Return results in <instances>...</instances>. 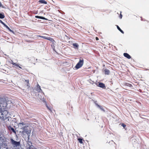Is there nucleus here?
<instances>
[{
  "instance_id": "4be33fe9",
  "label": "nucleus",
  "mask_w": 149,
  "mask_h": 149,
  "mask_svg": "<svg viewBox=\"0 0 149 149\" xmlns=\"http://www.w3.org/2000/svg\"><path fill=\"white\" fill-rule=\"evenodd\" d=\"M121 125L124 128H125V127H126V125L124 123H122Z\"/></svg>"
},
{
  "instance_id": "5701e85b",
  "label": "nucleus",
  "mask_w": 149,
  "mask_h": 149,
  "mask_svg": "<svg viewBox=\"0 0 149 149\" xmlns=\"http://www.w3.org/2000/svg\"><path fill=\"white\" fill-rule=\"evenodd\" d=\"M11 130L12 131L14 132H15V131L13 127L11 128Z\"/></svg>"
},
{
  "instance_id": "c85d7f7f",
  "label": "nucleus",
  "mask_w": 149,
  "mask_h": 149,
  "mask_svg": "<svg viewBox=\"0 0 149 149\" xmlns=\"http://www.w3.org/2000/svg\"><path fill=\"white\" fill-rule=\"evenodd\" d=\"M29 42H33V41H29Z\"/></svg>"
},
{
  "instance_id": "ddd939ff",
  "label": "nucleus",
  "mask_w": 149,
  "mask_h": 149,
  "mask_svg": "<svg viewBox=\"0 0 149 149\" xmlns=\"http://www.w3.org/2000/svg\"><path fill=\"white\" fill-rule=\"evenodd\" d=\"M35 17L36 18L40 19H43L46 20L47 19L45 18V17L42 16H36Z\"/></svg>"
},
{
  "instance_id": "393cba45",
  "label": "nucleus",
  "mask_w": 149,
  "mask_h": 149,
  "mask_svg": "<svg viewBox=\"0 0 149 149\" xmlns=\"http://www.w3.org/2000/svg\"><path fill=\"white\" fill-rule=\"evenodd\" d=\"M25 81L27 82L28 83H29V80H25Z\"/></svg>"
},
{
  "instance_id": "f03ea898",
  "label": "nucleus",
  "mask_w": 149,
  "mask_h": 149,
  "mask_svg": "<svg viewBox=\"0 0 149 149\" xmlns=\"http://www.w3.org/2000/svg\"><path fill=\"white\" fill-rule=\"evenodd\" d=\"M6 139L0 132V149H12V147L8 146Z\"/></svg>"
},
{
  "instance_id": "2eb2a0df",
  "label": "nucleus",
  "mask_w": 149,
  "mask_h": 149,
  "mask_svg": "<svg viewBox=\"0 0 149 149\" xmlns=\"http://www.w3.org/2000/svg\"><path fill=\"white\" fill-rule=\"evenodd\" d=\"M39 2L42 3H44L45 4H47V1H45V0H40L39 1Z\"/></svg>"
},
{
  "instance_id": "f3484780",
  "label": "nucleus",
  "mask_w": 149,
  "mask_h": 149,
  "mask_svg": "<svg viewBox=\"0 0 149 149\" xmlns=\"http://www.w3.org/2000/svg\"><path fill=\"white\" fill-rule=\"evenodd\" d=\"M78 140L79 141V142L81 144L83 143L82 141H84V140L83 139L81 138H78Z\"/></svg>"
},
{
  "instance_id": "2f4dec72",
  "label": "nucleus",
  "mask_w": 149,
  "mask_h": 149,
  "mask_svg": "<svg viewBox=\"0 0 149 149\" xmlns=\"http://www.w3.org/2000/svg\"><path fill=\"white\" fill-rule=\"evenodd\" d=\"M45 34V33H44V34Z\"/></svg>"
},
{
  "instance_id": "0eeeda50",
  "label": "nucleus",
  "mask_w": 149,
  "mask_h": 149,
  "mask_svg": "<svg viewBox=\"0 0 149 149\" xmlns=\"http://www.w3.org/2000/svg\"><path fill=\"white\" fill-rule=\"evenodd\" d=\"M0 22L3 24L4 26L6 27L11 32H13V31L12 30H11L9 27L6 24L3 22H2L1 20L0 19Z\"/></svg>"
},
{
  "instance_id": "4468645a",
  "label": "nucleus",
  "mask_w": 149,
  "mask_h": 149,
  "mask_svg": "<svg viewBox=\"0 0 149 149\" xmlns=\"http://www.w3.org/2000/svg\"><path fill=\"white\" fill-rule=\"evenodd\" d=\"M105 74L107 75H109L110 73V71L107 69H105L104 70Z\"/></svg>"
},
{
  "instance_id": "b1692460",
  "label": "nucleus",
  "mask_w": 149,
  "mask_h": 149,
  "mask_svg": "<svg viewBox=\"0 0 149 149\" xmlns=\"http://www.w3.org/2000/svg\"><path fill=\"white\" fill-rule=\"evenodd\" d=\"M46 107H47V108L48 109V110L50 111H51L50 109L48 107L47 105H46Z\"/></svg>"
},
{
  "instance_id": "39448f33",
  "label": "nucleus",
  "mask_w": 149,
  "mask_h": 149,
  "mask_svg": "<svg viewBox=\"0 0 149 149\" xmlns=\"http://www.w3.org/2000/svg\"><path fill=\"white\" fill-rule=\"evenodd\" d=\"M10 142L13 147H17L20 145V142L14 140L13 139H10Z\"/></svg>"
},
{
  "instance_id": "f257e3e1",
  "label": "nucleus",
  "mask_w": 149,
  "mask_h": 149,
  "mask_svg": "<svg viewBox=\"0 0 149 149\" xmlns=\"http://www.w3.org/2000/svg\"><path fill=\"white\" fill-rule=\"evenodd\" d=\"M7 101L3 97H0V124L4 123L8 117V111L6 110Z\"/></svg>"
},
{
  "instance_id": "7c9ffc66",
  "label": "nucleus",
  "mask_w": 149,
  "mask_h": 149,
  "mask_svg": "<svg viewBox=\"0 0 149 149\" xmlns=\"http://www.w3.org/2000/svg\"><path fill=\"white\" fill-rule=\"evenodd\" d=\"M70 42H72V41H69V43H70Z\"/></svg>"
},
{
  "instance_id": "a878e982",
  "label": "nucleus",
  "mask_w": 149,
  "mask_h": 149,
  "mask_svg": "<svg viewBox=\"0 0 149 149\" xmlns=\"http://www.w3.org/2000/svg\"><path fill=\"white\" fill-rule=\"evenodd\" d=\"M95 39L96 40H99V38L97 37H95Z\"/></svg>"
},
{
  "instance_id": "a211bd4d",
  "label": "nucleus",
  "mask_w": 149,
  "mask_h": 149,
  "mask_svg": "<svg viewBox=\"0 0 149 149\" xmlns=\"http://www.w3.org/2000/svg\"><path fill=\"white\" fill-rule=\"evenodd\" d=\"M5 17V16L3 14L0 13V19H3Z\"/></svg>"
},
{
  "instance_id": "cd10ccee",
  "label": "nucleus",
  "mask_w": 149,
  "mask_h": 149,
  "mask_svg": "<svg viewBox=\"0 0 149 149\" xmlns=\"http://www.w3.org/2000/svg\"><path fill=\"white\" fill-rule=\"evenodd\" d=\"M120 18H122V15L121 14L120 15Z\"/></svg>"
},
{
  "instance_id": "bb28decb",
  "label": "nucleus",
  "mask_w": 149,
  "mask_h": 149,
  "mask_svg": "<svg viewBox=\"0 0 149 149\" xmlns=\"http://www.w3.org/2000/svg\"><path fill=\"white\" fill-rule=\"evenodd\" d=\"M11 63L13 65H15V63H14L13 62H12V63Z\"/></svg>"
},
{
  "instance_id": "423d86ee",
  "label": "nucleus",
  "mask_w": 149,
  "mask_h": 149,
  "mask_svg": "<svg viewBox=\"0 0 149 149\" xmlns=\"http://www.w3.org/2000/svg\"><path fill=\"white\" fill-rule=\"evenodd\" d=\"M37 36L38 37H41V38H42L44 39H47V40H49L51 42H53V41H54V40L53 38H50V37H46V36H40V35H38Z\"/></svg>"
},
{
  "instance_id": "20e7f679",
  "label": "nucleus",
  "mask_w": 149,
  "mask_h": 149,
  "mask_svg": "<svg viewBox=\"0 0 149 149\" xmlns=\"http://www.w3.org/2000/svg\"><path fill=\"white\" fill-rule=\"evenodd\" d=\"M84 63V60L83 58H80L79 61L76 64L75 68L76 69H77L82 66Z\"/></svg>"
},
{
  "instance_id": "9b49d317",
  "label": "nucleus",
  "mask_w": 149,
  "mask_h": 149,
  "mask_svg": "<svg viewBox=\"0 0 149 149\" xmlns=\"http://www.w3.org/2000/svg\"><path fill=\"white\" fill-rule=\"evenodd\" d=\"M37 90H36L39 92H42V91L40 88V86L39 84H37Z\"/></svg>"
},
{
  "instance_id": "9d476101",
  "label": "nucleus",
  "mask_w": 149,
  "mask_h": 149,
  "mask_svg": "<svg viewBox=\"0 0 149 149\" xmlns=\"http://www.w3.org/2000/svg\"><path fill=\"white\" fill-rule=\"evenodd\" d=\"M123 55L125 57L127 58L128 59H129L131 58V56L127 53H124L123 54Z\"/></svg>"
},
{
  "instance_id": "6ab92c4d",
  "label": "nucleus",
  "mask_w": 149,
  "mask_h": 149,
  "mask_svg": "<svg viewBox=\"0 0 149 149\" xmlns=\"http://www.w3.org/2000/svg\"><path fill=\"white\" fill-rule=\"evenodd\" d=\"M125 85L126 86H127L130 87H132V84L128 83H126L125 84Z\"/></svg>"
},
{
  "instance_id": "aec40b11",
  "label": "nucleus",
  "mask_w": 149,
  "mask_h": 149,
  "mask_svg": "<svg viewBox=\"0 0 149 149\" xmlns=\"http://www.w3.org/2000/svg\"><path fill=\"white\" fill-rule=\"evenodd\" d=\"M26 149H32V148L31 146L29 144H28V145L27 146Z\"/></svg>"
},
{
  "instance_id": "7ed1b4c3",
  "label": "nucleus",
  "mask_w": 149,
  "mask_h": 149,
  "mask_svg": "<svg viewBox=\"0 0 149 149\" xmlns=\"http://www.w3.org/2000/svg\"><path fill=\"white\" fill-rule=\"evenodd\" d=\"M18 125L19 126L21 127V129L22 130V133L29 134L30 133L31 131L28 129V126L27 124L24 123L22 122L20 123Z\"/></svg>"
},
{
  "instance_id": "c756f323",
  "label": "nucleus",
  "mask_w": 149,
  "mask_h": 149,
  "mask_svg": "<svg viewBox=\"0 0 149 149\" xmlns=\"http://www.w3.org/2000/svg\"><path fill=\"white\" fill-rule=\"evenodd\" d=\"M33 149H37V148H33Z\"/></svg>"
},
{
  "instance_id": "1a4fd4ad",
  "label": "nucleus",
  "mask_w": 149,
  "mask_h": 149,
  "mask_svg": "<svg viewBox=\"0 0 149 149\" xmlns=\"http://www.w3.org/2000/svg\"><path fill=\"white\" fill-rule=\"evenodd\" d=\"M73 47L75 49H78L79 47V45L77 43H74L72 44Z\"/></svg>"
},
{
  "instance_id": "f8f14e48",
  "label": "nucleus",
  "mask_w": 149,
  "mask_h": 149,
  "mask_svg": "<svg viewBox=\"0 0 149 149\" xmlns=\"http://www.w3.org/2000/svg\"><path fill=\"white\" fill-rule=\"evenodd\" d=\"M96 102H95V104L97 106V107H99L102 110L104 111V109H103L102 107V106H101L100 105H98L97 103H96Z\"/></svg>"
},
{
  "instance_id": "6e6552de",
  "label": "nucleus",
  "mask_w": 149,
  "mask_h": 149,
  "mask_svg": "<svg viewBox=\"0 0 149 149\" xmlns=\"http://www.w3.org/2000/svg\"><path fill=\"white\" fill-rule=\"evenodd\" d=\"M96 84L97 86L100 87L102 88H105V85L103 83L100 82L99 83V84L98 85H97V84Z\"/></svg>"
},
{
  "instance_id": "412c9836",
  "label": "nucleus",
  "mask_w": 149,
  "mask_h": 149,
  "mask_svg": "<svg viewBox=\"0 0 149 149\" xmlns=\"http://www.w3.org/2000/svg\"><path fill=\"white\" fill-rule=\"evenodd\" d=\"M14 65L19 67V68H22L18 64H17L15 63V65Z\"/></svg>"
},
{
  "instance_id": "dca6fc26",
  "label": "nucleus",
  "mask_w": 149,
  "mask_h": 149,
  "mask_svg": "<svg viewBox=\"0 0 149 149\" xmlns=\"http://www.w3.org/2000/svg\"><path fill=\"white\" fill-rule=\"evenodd\" d=\"M117 29L122 33H124V32L122 31L118 25H116Z\"/></svg>"
}]
</instances>
